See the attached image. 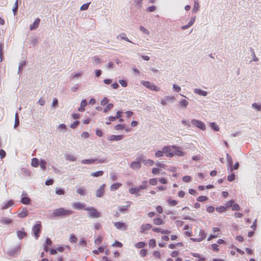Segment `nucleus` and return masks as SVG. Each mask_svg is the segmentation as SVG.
Masks as SVG:
<instances>
[{"mask_svg": "<svg viewBox=\"0 0 261 261\" xmlns=\"http://www.w3.org/2000/svg\"><path fill=\"white\" fill-rule=\"evenodd\" d=\"M207 199L208 198L205 196H200L197 198V200L199 202H203L207 200Z\"/></svg>", "mask_w": 261, "mask_h": 261, "instance_id": "54", "label": "nucleus"}, {"mask_svg": "<svg viewBox=\"0 0 261 261\" xmlns=\"http://www.w3.org/2000/svg\"><path fill=\"white\" fill-rule=\"evenodd\" d=\"M210 126L212 129H213L215 131H219V127L218 125L215 122H211L210 124Z\"/></svg>", "mask_w": 261, "mask_h": 261, "instance_id": "42", "label": "nucleus"}, {"mask_svg": "<svg viewBox=\"0 0 261 261\" xmlns=\"http://www.w3.org/2000/svg\"><path fill=\"white\" fill-rule=\"evenodd\" d=\"M0 223L2 224H9L12 223V220L7 217H2L0 219Z\"/></svg>", "mask_w": 261, "mask_h": 261, "instance_id": "21", "label": "nucleus"}, {"mask_svg": "<svg viewBox=\"0 0 261 261\" xmlns=\"http://www.w3.org/2000/svg\"><path fill=\"white\" fill-rule=\"evenodd\" d=\"M145 243L144 242H140L136 243L135 246L137 248H142L145 246Z\"/></svg>", "mask_w": 261, "mask_h": 261, "instance_id": "44", "label": "nucleus"}, {"mask_svg": "<svg viewBox=\"0 0 261 261\" xmlns=\"http://www.w3.org/2000/svg\"><path fill=\"white\" fill-rule=\"evenodd\" d=\"M41 224L40 222L36 224L32 228V231L36 239H38L41 231Z\"/></svg>", "mask_w": 261, "mask_h": 261, "instance_id": "9", "label": "nucleus"}, {"mask_svg": "<svg viewBox=\"0 0 261 261\" xmlns=\"http://www.w3.org/2000/svg\"><path fill=\"white\" fill-rule=\"evenodd\" d=\"M216 211L219 213H222L224 212L226 210L225 206H220L219 207H216Z\"/></svg>", "mask_w": 261, "mask_h": 261, "instance_id": "59", "label": "nucleus"}, {"mask_svg": "<svg viewBox=\"0 0 261 261\" xmlns=\"http://www.w3.org/2000/svg\"><path fill=\"white\" fill-rule=\"evenodd\" d=\"M176 146L175 145H172V146H164L163 149V152H164V154L167 157H173V148H176Z\"/></svg>", "mask_w": 261, "mask_h": 261, "instance_id": "5", "label": "nucleus"}, {"mask_svg": "<svg viewBox=\"0 0 261 261\" xmlns=\"http://www.w3.org/2000/svg\"><path fill=\"white\" fill-rule=\"evenodd\" d=\"M97 161L96 159H85L83 160L81 163L84 164H91Z\"/></svg>", "mask_w": 261, "mask_h": 261, "instance_id": "33", "label": "nucleus"}, {"mask_svg": "<svg viewBox=\"0 0 261 261\" xmlns=\"http://www.w3.org/2000/svg\"><path fill=\"white\" fill-rule=\"evenodd\" d=\"M141 83L142 85H143L145 87L151 90H153V91H159L160 90L159 87H158L155 85H154L153 83H152L149 81H141Z\"/></svg>", "mask_w": 261, "mask_h": 261, "instance_id": "6", "label": "nucleus"}, {"mask_svg": "<svg viewBox=\"0 0 261 261\" xmlns=\"http://www.w3.org/2000/svg\"><path fill=\"white\" fill-rule=\"evenodd\" d=\"M189 105V102L185 99H181L179 102V106L182 108L186 109Z\"/></svg>", "mask_w": 261, "mask_h": 261, "instance_id": "24", "label": "nucleus"}, {"mask_svg": "<svg viewBox=\"0 0 261 261\" xmlns=\"http://www.w3.org/2000/svg\"><path fill=\"white\" fill-rule=\"evenodd\" d=\"M40 22V19L38 18H36L35 19V20L34 21V23L30 25V30L32 31V30H34L36 29L39 27Z\"/></svg>", "mask_w": 261, "mask_h": 261, "instance_id": "18", "label": "nucleus"}, {"mask_svg": "<svg viewBox=\"0 0 261 261\" xmlns=\"http://www.w3.org/2000/svg\"><path fill=\"white\" fill-rule=\"evenodd\" d=\"M69 241L71 243H75L76 242L77 239H76V237L73 234H71L70 235V238H69Z\"/></svg>", "mask_w": 261, "mask_h": 261, "instance_id": "51", "label": "nucleus"}, {"mask_svg": "<svg viewBox=\"0 0 261 261\" xmlns=\"http://www.w3.org/2000/svg\"><path fill=\"white\" fill-rule=\"evenodd\" d=\"M102 241V238L101 237H98L94 241V243L96 245H99L101 243Z\"/></svg>", "mask_w": 261, "mask_h": 261, "instance_id": "63", "label": "nucleus"}, {"mask_svg": "<svg viewBox=\"0 0 261 261\" xmlns=\"http://www.w3.org/2000/svg\"><path fill=\"white\" fill-rule=\"evenodd\" d=\"M109 102V99L107 97H105L101 101L100 104L101 106H105L108 104Z\"/></svg>", "mask_w": 261, "mask_h": 261, "instance_id": "60", "label": "nucleus"}, {"mask_svg": "<svg viewBox=\"0 0 261 261\" xmlns=\"http://www.w3.org/2000/svg\"><path fill=\"white\" fill-rule=\"evenodd\" d=\"M14 202L13 200H10L7 202H4L2 205V210H4L7 209L10 206L13 205Z\"/></svg>", "mask_w": 261, "mask_h": 261, "instance_id": "22", "label": "nucleus"}, {"mask_svg": "<svg viewBox=\"0 0 261 261\" xmlns=\"http://www.w3.org/2000/svg\"><path fill=\"white\" fill-rule=\"evenodd\" d=\"M121 186V184L116 182L112 184L110 187V190L111 191H114L116 190H117L118 188H119Z\"/></svg>", "mask_w": 261, "mask_h": 261, "instance_id": "29", "label": "nucleus"}, {"mask_svg": "<svg viewBox=\"0 0 261 261\" xmlns=\"http://www.w3.org/2000/svg\"><path fill=\"white\" fill-rule=\"evenodd\" d=\"M72 207L74 209L81 210L82 209H85V205L84 204L81 202H75L72 204Z\"/></svg>", "mask_w": 261, "mask_h": 261, "instance_id": "13", "label": "nucleus"}, {"mask_svg": "<svg viewBox=\"0 0 261 261\" xmlns=\"http://www.w3.org/2000/svg\"><path fill=\"white\" fill-rule=\"evenodd\" d=\"M146 184H147V181L145 180L143 182V185H140L138 187L130 188L129 189V193L131 194H135L137 196H140V194H139V192L141 190L147 189Z\"/></svg>", "mask_w": 261, "mask_h": 261, "instance_id": "2", "label": "nucleus"}, {"mask_svg": "<svg viewBox=\"0 0 261 261\" xmlns=\"http://www.w3.org/2000/svg\"><path fill=\"white\" fill-rule=\"evenodd\" d=\"M142 162L144 163V164L146 166H152L154 164V161L150 159L145 160L144 156H143V159L142 160Z\"/></svg>", "mask_w": 261, "mask_h": 261, "instance_id": "25", "label": "nucleus"}, {"mask_svg": "<svg viewBox=\"0 0 261 261\" xmlns=\"http://www.w3.org/2000/svg\"><path fill=\"white\" fill-rule=\"evenodd\" d=\"M143 159V155H140L136 160L137 161L132 162L130 164V168L133 170H138L141 168L142 160Z\"/></svg>", "mask_w": 261, "mask_h": 261, "instance_id": "3", "label": "nucleus"}, {"mask_svg": "<svg viewBox=\"0 0 261 261\" xmlns=\"http://www.w3.org/2000/svg\"><path fill=\"white\" fill-rule=\"evenodd\" d=\"M181 122L184 126H187L188 127L191 126V123L188 120L183 119L181 120Z\"/></svg>", "mask_w": 261, "mask_h": 261, "instance_id": "52", "label": "nucleus"}, {"mask_svg": "<svg viewBox=\"0 0 261 261\" xmlns=\"http://www.w3.org/2000/svg\"><path fill=\"white\" fill-rule=\"evenodd\" d=\"M16 233L17 236L19 240L22 239L27 236V233L24 231L23 228H22L21 230L17 231Z\"/></svg>", "mask_w": 261, "mask_h": 261, "instance_id": "20", "label": "nucleus"}, {"mask_svg": "<svg viewBox=\"0 0 261 261\" xmlns=\"http://www.w3.org/2000/svg\"><path fill=\"white\" fill-rule=\"evenodd\" d=\"M168 202L169 204V205H170L171 206H174V205H176L177 203V201H176L175 200H172L170 199L168 200Z\"/></svg>", "mask_w": 261, "mask_h": 261, "instance_id": "62", "label": "nucleus"}, {"mask_svg": "<svg viewBox=\"0 0 261 261\" xmlns=\"http://www.w3.org/2000/svg\"><path fill=\"white\" fill-rule=\"evenodd\" d=\"M39 161L37 158H33L32 159L31 165L33 167H37L39 166Z\"/></svg>", "mask_w": 261, "mask_h": 261, "instance_id": "37", "label": "nucleus"}, {"mask_svg": "<svg viewBox=\"0 0 261 261\" xmlns=\"http://www.w3.org/2000/svg\"><path fill=\"white\" fill-rule=\"evenodd\" d=\"M91 59L93 62L95 64H100L103 62L102 60L99 59L97 57H93Z\"/></svg>", "mask_w": 261, "mask_h": 261, "instance_id": "36", "label": "nucleus"}, {"mask_svg": "<svg viewBox=\"0 0 261 261\" xmlns=\"http://www.w3.org/2000/svg\"><path fill=\"white\" fill-rule=\"evenodd\" d=\"M191 123L197 128L204 130L206 129L205 124L201 121L197 120L196 119H193L191 120Z\"/></svg>", "mask_w": 261, "mask_h": 261, "instance_id": "7", "label": "nucleus"}, {"mask_svg": "<svg viewBox=\"0 0 261 261\" xmlns=\"http://www.w3.org/2000/svg\"><path fill=\"white\" fill-rule=\"evenodd\" d=\"M233 203H234V201L233 200H230V201L227 202L225 205L226 208L232 207Z\"/></svg>", "mask_w": 261, "mask_h": 261, "instance_id": "55", "label": "nucleus"}, {"mask_svg": "<svg viewBox=\"0 0 261 261\" xmlns=\"http://www.w3.org/2000/svg\"><path fill=\"white\" fill-rule=\"evenodd\" d=\"M114 107L113 103H109L107 107L103 109V112L107 113L110 109H111Z\"/></svg>", "mask_w": 261, "mask_h": 261, "instance_id": "53", "label": "nucleus"}, {"mask_svg": "<svg viewBox=\"0 0 261 261\" xmlns=\"http://www.w3.org/2000/svg\"><path fill=\"white\" fill-rule=\"evenodd\" d=\"M76 192L80 195L84 196L86 193V189L84 187H82L77 188L76 190Z\"/></svg>", "mask_w": 261, "mask_h": 261, "instance_id": "28", "label": "nucleus"}, {"mask_svg": "<svg viewBox=\"0 0 261 261\" xmlns=\"http://www.w3.org/2000/svg\"><path fill=\"white\" fill-rule=\"evenodd\" d=\"M152 228V226L150 224H144L140 226V232L143 233L145 231L150 230Z\"/></svg>", "mask_w": 261, "mask_h": 261, "instance_id": "15", "label": "nucleus"}, {"mask_svg": "<svg viewBox=\"0 0 261 261\" xmlns=\"http://www.w3.org/2000/svg\"><path fill=\"white\" fill-rule=\"evenodd\" d=\"M26 64V61L24 60L21 61L18 67V73L20 72L21 68H22L23 67H24Z\"/></svg>", "mask_w": 261, "mask_h": 261, "instance_id": "58", "label": "nucleus"}, {"mask_svg": "<svg viewBox=\"0 0 261 261\" xmlns=\"http://www.w3.org/2000/svg\"><path fill=\"white\" fill-rule=\"evenodd\" d=\"M90 3H87L84 5H83L80 8V10L84 11V10H86L87 9H88L89 6L90 5Z\"/></svg>", "mask_w": 261, "mask_h": 261, "instance_id": "56", "label": "nucleus"}, {"mask_svg": "<svg viewBox=\"0 0 261 261\" xmlns=\"http://www.w3.org/2000/svg\"><path fill=\"white\" fill-rule=\"evenodd\" d=\"M21 250V247L20 246H17L13 248H12L9 250V254L11 255H13L17 252H19Z\"/></svg>", "mask_w": 261, "mask_h": 261, "instance_id": "19", "label": "nucleus"}, {"mask_svg": "<svg viewBox=\"0 0 261 261\" xmlns=\"http://www.w3.org/2000/svg\"><path fill=\"white\" fill-rule=\"evenodd\" d=\"M46 162L43 160H40V168L42 170H45L46 169Z\"/></svg>", "mask_w": 261, "mask_h": 261, "instance_id": "46", "label": "nucleus"}, {"mask_svg": "<svg viewBox=\"0 0 261 261\" xmlns=\"http://www.w3.org/2000/svg\"><path fill=\"white\" fill-rule=\"evenodd\" d=\"M87 102L85 99L82 100L81 102L80 107L78 109V110L80 112H84L85 111L84 107L87 106Z\"/></svg>", "mask_w": 261, "mask_h": 261, "instance_id": "30", "label": "nucleus"}, {"mask_svg": "<svg viewBox=\"0 0 261 261\" xmlns=\"http://www.w3.org/2000/svg\"><path fill=\"white\" fill-rule=\"evenodd\" d=\"M85 210L89 212L88 216L91 218H98L100 217V213L93 207H87Z\"/></svg>", "mask_w": 261, "mask_h": 261, "instance_id": "4", "label": "nucleus"}, {"mask_svg": "<svg viewBox=\"0 0 261 261\" xmlns=\"http://www.w3.org/2000/svg\"><path fill=\"white\" fill-rule=\"evenodd\" d=\"M131 203L132 202L130 201H127V205L122 206H120L119 208V211L120 212H121V213H122L124 211H126L127 208L130 206Z\"/></svg>", "mask_w": 261, "mask_h": 261, "instance_id": "39", "label": "nucleus"}, {"mask_svg": "<svg viewBox=\"0 0 261 261\" xmlns=\"http://www.w3.org/2000/svg\"><path fill=\"white\" fill-rule=\"evenodd\" d=\"M173 156L174 155L182 156L185 155V153L180 149V148L178 146H176V148H173Z\"/></svg>", "mask_w": 261, "mask_h": 261, "instance_id": "16", "label": "nucleus"}, {"mask_svg": "<svg viewBox=\"0 0 261 261\" xmlns=\"http://www.w3.org/2000/svg\"><path fill=\"white\" fill-rule=\"evenodd\" d=\"M58 128L60 129L61 132H65L66 130V126L64 124H61L58 126Z\"/></svg>", "mask_w": 261, "mask_h": 261, "instance_id": "61", "label": "nucleus"}, {"mask_svg": "<svg viewBox=\"0 0 261 261\" xmlns=\"http://www.w3.org/2000/svg\"><path fill=\"white\" fill-rule=\"evenodd\" d=\"M105 185L102 184L101 185L96 191V196L97 197H101L103 196L104 193V189Z\"/></svg>", "mask_w": 261, "mask_h": 261, "instance_id": "11", "label": "nucleus"}, {"mask_svg": "<svg viewBox=\"0 0 261 261\" xmlns=\"http://www.w3.org/2000/svg\"><path fill=\"white\" fill-rule=\"evenodd\" d=\"M192 255L193 256L197 258H199V261H203L205 260V258L204 257H201V255L200 254L196 253H192Z\"/></svg>", "mask_w": 261, "mask_h": 261, "instance_id": "50", "label": "nucleus"}, {"mask_svg": "<svg viewBox=\"0 0 261 261\" xmlns=\"http://www.w3.org/2000/svg\"><path fill=\"white\" fill-rule=\"evenodd\" d=\"M153 223L155 225H159L164 224V221L160 217L156 218L153 220Z\"/></svg>", "mask_w": 261, "mask_h": 261, "instance_id": "26", "label": "nucleus"}, {"mask_svg": "<svg viewBox=\"0 0 261 261\" xmlns=\"http://www.w3.org/2000/svg\"><path fill=\"white\" fill-rule=\"evenodd\" d=\"M199 6L198 2L197 1H195L194 3V7L193 8V12H196L199 10Z\"/></svg>", "mask_w": 261, "mask_h": 261, "instance_id": "43", "label": "nucleus"}, {"mask_svg": "<svg viewBox=\"0 0 261 261\" xmlns=\"http://www.w3.org/2000/svg\"><path fill=\"white\" fill-rule=\"evenodd\" d=\"M114 224L115 227L118 229L124 230L127 228L126 225L123 222H116Z\"/></svg>", "mask_w": 261, "mask_h": 261, "instance_id": "10", "label": "nucleus"}, {"mask_svg": "<svg viewBox=\"0 0 261 261\" xmlns=\"http://www.w3.org/2000/svg\"><path fill=\"white\" fill-rule=\"evenodd\" d=\"M18 7V0H16L14 4V6L12 9V11L13 12L14 15H15Z\"/></svg>", "mask_w": 261, "mask_h": 261, "instance_id": "41", "label": "nucleus"}, {"mask_svg": "<svg viewBox=\"0 0 261 261\" xmlns=\"http://www.w3.org/2000/svg\"><path fill=\"white\" fill-rule=\"evenodd\" d=\"M103 174V172L102 171H97L91 173L90 175L93 177H98L102 176Z\"/></svg>", "mask_w": 261, "mask_h": 261, "instance_id": "35", "label": "nucleus"}, {"mask_svg": "<svg viewBox=\"0 0 261 261\" xmlns=\"http://www.w3.org/2000/svg\"><path fill=\"white\" fill-rule=\"evenodd\" d=\"M240 209V207L239 205L237 203H233V204H232V211H238Z\"/></svg>", "mask_w": 261, "mask_h": 261, "instance_id": "64", "label": "nucleus"}, {"mask_svg": "<svg viewBox=\"0 0 261 261\" xmlns=\"http://www.w3.org/2000/svg\"><path fill=\"white\" fill-rule=\"evenodd\" d=\"M172 88H173L174 91H175V92H178L181 90L180 87H179V86H178L176 84L173 85Z\"/></svg>", "mask_w": 261, "mask_h": 261, "instance_id": "57", "label": "nucleus"}, {"mask_svg": "<svg viewBox=\"0 0 261 261\" xmlns=\"http://www.w3.org/2000/svg\"><path fill=\"white\" fill-rule=\"evenodd\" d=\"M83 74V71H80L76 73L73 74L71 76L72 79H76L80 76H81Z\"/></svg>", "mask_w": 261, "mask_h": 261, "instance_id": "48", "label": "nucleus"}, {"mask_svg": "<svg viewBox=\"0 0 261 261\" xmlns=\"http://www.w3.org/2000/svg\"><path fill=\"white\" fill-rule=\"evenodd\" d=\"M164 152H163V149L162 150H158L155 153V156L156 158H160L163 156Z\"/></svg>", "mask_w": 261, "mask_h": 261, "instance_id": "47", "label": "nucleus"}, {"mask_svg": "<svg viewBox=\"0 0 261 261\" xmlns=\"http://www.w3.org/2000/svg\"><path fill=\"white\" fill-rule=\"evenodd\" d=\"M104 251V248L102 246L99 247L96 250H93V252L95 254H98L99 252H102Z\"/></svg>", "mask_w": 261, "mask_h": 261, "instance_id": "49", "label": "nucleus"}, {"mask_svg": "<svg viewBox=\"0 0 261 261\" xmlns=\"http://www.w3.org/2000/svg\"><path fill=\"white\" fill-rule=\"evenodd\" d=\"M152 230L156 232H161L163 234H167L170 232L169 230L161 229L160 228H154L152 229Z\"/></svg>", "mask_w": 261, "mask_h": 261, "instance_id": "27", "label": "nucleus"}, {"mask_svg": "<svg viewBox=\"0 0 261 261\" xmlns=\"http://www.w3.org/2000/svg\"><path fill=\"white\" fill-rule=\"evenodd\" d=\"M73 214L71 210L65 209L63 207H60L54 211L53 215L54 217L67 216Z\"/></svg>", "mask_w": 261, "mask_h": 261, "instance_id": "1", "label": "nucleus"}, {"mask_svg": "<svg viewBox=\"0 0 261 261\" xmlns=\"http://www.w3.org/2000/svg\"><path fill=\"white\" fill-rule=\"evenodd\" d=\"M117 38H120L122 40H125L128 42H132L131 41L129 40V39L126 37V35L125 33H121L119 35L117 36Z\"/></svg>", "mask_w": 261, "mask_h": 261, "instance_id": "31", "label": "nucleus"}, {"mask_svg": "<svg viewBox=\"0 0 261 261\" xmlns=\"http://www.w3.org/2000/svg\"><path fill=\"white\" fill-rule=\"evenodd\" d=\"M28 215V211L25 207L22 208L20 212H18L17 216L18 217L23 218L27 217Z\"/></svg>", "mask_w": 261, "mask_h": 261, "instance_id": "14", "label": "nucleus"}, {"mask_svg": "<svg viewBox=\"0 0 261 261\" xmlns=\"http://www.w3.org/2000/svg\"><path fill=\"white\" fill-rule=\"evenodd\" d=\"M252 107L254 109H255L257 111H261V105L258 104L256 103H253L252 105Z\"/></svg>", "mask_w": 261, "mask_h": 261, "instance_id": "45", "label": "nucleus"}, {"mask_svg": "<svg viewBox=\"0 0 261 261\" xmlns=\"http://www.w3.org/2000/svg\"><path fill=\"white\" fill-rule=\"evenodd\" d=\"M226 160L227 162L228 166H229L230 167H231L232 165V159L228 153H226Z\"/></svg>", "mask_w": 261, "mask_h": 261, "instance_id": "38", "label": "nucleus"}, {"mask_svg": "<svg viewBox=\"0 0 261 261\" xmlns=\"http://www.w3.org/2000/svg\"><path fill=\"white\" fill-rule=\"evenodd\" d=\"M194 92L195 94L200 96H206L208 94V92L206 91H204L199 88H195L194 89Z\"/></svg>", "mask_w": 261, "mask_h": 261, "instance_id": "12", "label": "nucleus"}, {"mask_svg": "<svg viewBox=\"0 0 261 261\" xmlns=\"http://www.w3.org/2000/svg\"><path fill=\"white\" fill-rule=\"evenodd\" d=\"M65 158L66 160L71 162L75 161L76 160V157L72 154H65Z\"/></svg>", "mask_w": 261, "mask_h": 261, "instance_id": "23", "label": "nucleus"}, {"mask_svg": "<svg viewBox=\"0 0 261 261\" xmlns=\"http://www.w3.org/2000/svg\"><path fill=\"white\" fill-rule=\"evenodd\" d=\"M175 100V98L174 96L168 95L165 96L161 99V103L163 106H166L169 102H173Z\"/></svg>", "mask_w": 261, "mask_h": 261, "instance_id": "8", "label": "nucleus"}, {"mask_svg": "<svg viewBox=\"0 0 261 261\" xmlns=\"http://www.w3.org/2000/svg\"><path fill=\"white\" fill-rule=\"evenodd\" d=\"M123 137V135H110L108 137V140L111 141H120L122 139Z\"/></svg>", "mask_w": 261, "mask_h": 261, "instance_id": "17", "label": "nucleus"}, {"mask_svg": "<svg viewBox=\"0 0 261 261\" xmlns=\"http://www.w3.org/2000/svg\"><path fill=\"white\" fill-rule=\"evenodd\" d=\"M206 237V234L203 230L200 229L199 231L198 238L200 239L201 241L204 240Z\"/></svg>", "mask_w": 261, "mask_h": 261, "instance_id": "34", "label": "nucleus"}, {"mask_svg": "<svg viewBox=\"0 0 261 261\" xmlns=\"http://www.w3.org/2000/svg\"><path fill=\"white\" fill-rule=\"evenodd\" d=\"M21 202L24 204H29L31 202V199L28 197H22L21 199Z\"/></svg>", "mask_w": 261, "mask_h": 261, "instance_id": "32", "label": "nucleus"}, {"mask_svg": "<svg viewBox=\"0 0 261 261\" xmlns=\"http://www.w3.org/2000/svg\"><path fill=\"white\" fill-rule=\"evenodd\" d=\"M19 124V116L17 113L15 115V123L14 125V128H16Z\"/></svg>", "mask_w": 261, "mask_h": 261, "instance_id": "40", "label": "nucleus"}]
</instances>
